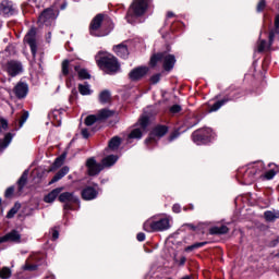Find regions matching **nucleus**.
I'll return each instance as SVG.
<instances>
[{
    "label": "nucleus",
    "instance_id": "obj_1",
    "mask_svg": "<svg viewBox=\"0 0 279 279\" xmlns=\"http://www.w3.org/2000/svg\"><path fill=\"white\" fill-rule=\"evenodd\" d=\"M96 62L99 69H108L109 71H119L121 69V63H119L117 57L102 51L96 54Z\"/></svg>",
    "mask_w": 279,
    "mask_h": 279
},
{
    "label": "nucleus",
    "instance_id": "obj_2",
    "mask_svg": "<svg viewBox=\"0 0 279 279\" xmlns=\"http://www.w3.org/2000/svg\"><path fill=\"white\" fill-rule=\"evenodd\" d=\"M148 2L149 0H134L126 14L128 23H134L138 16H143L147 10Z\"/></svg>",
    "mask_w": 279,
    "mask_h": 279
},
{
    "label": "nucleus",
    "instance_id": "obj_3",
    "mask_svg": "<svg viewBox=\"0 0 279 279\" xmlns=\"http://www.w3.org/2000/svg\"><path fill=\"white\" fill-rule=\"evenodd\" d=\"M169 228H171V225L168 218H161L159 220L150 218L144 222L145 232H163V230H169Z\"/></svg>",
    "mask_w": 279,
    "mask_h": 279
},
{
    "label": "nucleus",
    "instance_id": "obj_4",
    "mask_svg": "<svg viewBox=\"0 0 279 279\" xmlns=\"http://www.w3.org/2000/svg\"><path fill=\"white\" fill-rule=\"evenodd\" d=\"M104 15L98 14L96 15L89 26V33L92 36H108L110 32H112V28H109L107 31H104Z\"/></svg>",
    "mask_w": 279,
    "mask_h": 279
},
{
    "label": "nucleus",
    "instance_id": "obj_5",
    "mask_svg": "<svg viewBox=\"0 0 279 279\" xmlns=\"http://www.w3.org/2000/svg\"><path fill=\"white\" fill-rule=\"evenodd\" d=\"M213 134V129L199 130L193 133L192 137L196 145L208 143V138Z\"/></svg>",
    "mask_w": 279,
    "mask_h": 279
},
{
    "label": "nucleus",
    "instance_id": "obj_6",
    "mask_svg": "<svg viewBox=\"0 0 279 279\" xmlns=\"http://www.w3.org/2000/svg\"><path fill=\"white\" fill-rule=\"evenodd\" d=\"M147 125H149V118L147 116H143L140 119L141 129H134L129 135V138H141V136H143V132L147 130Z\"/></svg>",
    "mask_w": 279,
    "mask_h": 279
},
{
    "label": "nucleus",
    "instance_id": "obj_7",
    "mask_svg": "<svg viewBox=\"0 0 279 279\" xmlns=\"http://www.w3.org/2000/svg\"><path fill=\"white\" fill-rule=\"evenodd\" d=\"M86 167H87L88 175H98L104 169V166L100 163H97L95 158L87 159Z\"/></svg>",
    "mask_w": 279,
    "mask_h": 279
},
{
    "label": "nucleus",
    "instance_id": "obj_8",
    "mask_svg": "<svg viewBox=\"0 0 279 279\" xmlns=\"http://www.w3.org/2000/svg\"><path fill=\"white\" fill-rule=\"evenodd\" d=\"M59 202H61L64 205L65 209L71 208V205L69 204H77L78 199L77 196H75L73 193L64 192L59 195Z\"/></svg>",
    "mask_w": 279,
    "mask_h": 279
},
{
    "label": "nucleus",
    "instance_id": "obj_9",
    "mask_svg": "<svg viewBox=\"0 0 279 279\" xmlns=\"http://www.w3.org/2000/svg\"><path fill=\"white\" fill-rule=\"evenodd\" d=\"M25 43H27L31 47V51L33 56H36L37 46H36V29L32 28L24 38Z\"/></svg>",
    "mask_w": 279,
    "mask_h": 279
},
{
    "label": "nucleus",
    "instance_id": "obj_10",
    "mask_svg": "<svg viewBox=\"0 0 279 279\" xmlns=\"http://www.w3.org/2000/svg\"><path fill=\"white\" fill-rule=\"evenodd\" d=\"M21 243V233L16 230H12L5 235L0 238V243Z\"/></svg>",
    "mask_w": 279,
    "mask_h": 279
},
{
    "label": "nucleus",
    "instance_id": "obj_11",
    "mask_svg": "<svg viewBox=\"0 0 279 279\" xmlns=\"http://www.w3.org/2000/svg\"><path fill=\"white\" fill-rule=\"evenodd\" d=\"M0 10L7 16H12V14L16 13V8H14V4L10 0H3L0 4Z\"/></svg>",
    "mask_w": 279,
    "mask_h": 279
},
{
    "label": "nucleus",
    "instance_id": "obj_12",
    "mask_svg": "<svg viewBox=\"0 0 279 279\" xmlns=\"http://www.w3.org/2000/svg\"><path fill=\"white\" fill-rule=\"evenodd\" d=\"M113 53L118 54L119 58H122L123 60L128 59L130 56V50L128 49V45L125 44H119L113 46L112 49Z\"/></svg>",
    "mask_w": 279,
    "mask_h": 279
},
{
    "label": "nucleus",
    "instance_id": "obj_13",
    "mask_svg": "<svg viewBox=\"0 0 279 279\" xmlns=\"http://www.w3.org/2000/svg\"><path fill=\"white\" fill-rule=\"evenodd\" d=\"M167 132H168L167 126H157V128H155V130L150 134L149 138L146 140V143H151V141H156V137L157 138H162V136H165V134H167Z\"/></svg>",
    "mask_w": 279,
    "mask_h": 279
},
{
    "label": "nucleus",
    "instance_id": "obj_14",
    "mask_svg": "<svg viewBox=\"0 0 279 279\" xmlns=\"http://www.w3.org/2000/svg\"><path fill=\"white\" fill-rule=\"evenodd\" d=\"M275 36H276V32L271 31L269 33V44H267L266 40H260L259 44L257 45V50L259 52H262V51H269V48L274 44Z\"/></svg>",
    "mask_w": 279,
    "mask_h": 279
},
{
    "label": "nucleus",
    "instance_id": "obj_15",
    "mask_svg": "<svg viewBox=\"0 0 279 279\" xmlns=\"http://www.w3.org/2000/svg\"><path fill=\"white\" fill-rule=\"evenodd\" d=\"M81 195L83 199H85L86 202H90V199H95L97 197L98 193L95 187L87 186L82 191Z\"/></svg>",
    "mask_w": 279,
    "mask_h": 279
},
{
    "label": "nucleus",
    "instance_id": "obj_16",
    "mask_svg": "<svg viewBox=\"0 0 279 279\" xmlns=\"http://www.w3.org/2000/svg\"><path fill=\"white\" fill-rule=\"evenodd\" d=\"M54 19L56 13L53 12V9H47L40 14L39 23H50V21H53Z\"/></svg>",
    "mask_w": 279,
    "mask_h": 279
},
{
    "label": "nucleus",
    "instance_id": "obj_17",
    "mask_svg": "<svg viewBox=\"0 0 279 279\" xmlns=\"http://www.w3.org/2000/svg\"><path fill=\"white\" fill-rule=\"evenodd\" d=\"M72 69H74V71H86V69L82 66V64H75V62L73 61L64 60L62 62V71H72Z\"/></svg>",
    "mask_w": 279,
    "mask_h": 279
},
{
    "label": "nucleus",
    "instance_id": "obj_18",
    "mask_svg": "<svg viewBox=\"0 0 279 279\" xmlns=\"http://www.w3.org/2000/svg\"><path fill=\"white\" fill-rule=\"evenodd\" d=\"M62 191H64V187H57L52 190L48 195L44 197V202H46V204H53V202H56V198L62 193Z\"/></svg>",
    "mask_w": 279,
    "mask_h": 279
},
{
    "label": "nucleus",
    "instance_id": "obj_19",
    "mask_svg": "<svg viewBox=\"0 0 279 279\" xmlns=\"http://www.w3.org/2000/svg\"><path fill=\"white\" fill-rule=\"evenodd\" d=\"M98 101L99 104L106 105L112 102V94L108 89H104L98 95Z\"/></svg>",
    "mask_w": 279,
    "mask_h": 279
},
{
    "label": "nucleus",
    "instance_id": "obj_20",
    "mask_svg": "<svg viewBox=\"0 0 279 279\" xmlns=\"http://www.w3.org/2000/svg\"><path fill=\"white\" fill-rule=\"evenodd\" d=\"M15 95L19 98H23L27 95V84L19 83L14 88Z\"/></svg>",
    "mask_w": 279,
    "mask_h": 279
},
{
    "label": "nucleus",
    "instance_id": "obj_21",
    "mask_svg": "<svg viewBox=\"0 0 279 279\" xmlns=\"http://www.w3.org/2000/svg\"><path fill=\"white\" fill-rule=\"evenodd\" d=\"M175 65V57L173 54H168L165 57L163 68L166 71H171Z\"/></svg>",
    "mask_w": 279,
    "mask_h": 279
},
{
    "label": "nucleus",
    "instance_id": "obj_22",
    "mask_svg": "<svg viewBox=\"0 0 279 279\" xmlns=\"http://www.w3.org/2000/svg\"><path fill=\"white\" fill-rule=\"evenodd\" d=\"M70 169L68 166H64L49 182V184H54V182H58L60 180H62V178H64V175H66V173H69Z\"/></svg>",
    "mask_w": 279,
    "mask_h": 279
},
{
    "label": "nucleus",
    "instance_id": "obj_23",
    "mask_svg": "<svg viewBox=\"0 0 279 279\" xmlns=\"http://www.w3.org/2000/svg\"><path fill=\"white\" fill-rule=\"evenodd\" d=\"M145 75H147V72L145 71H132L129 73V77L132 82H138V80H143Z\"/></svg>",
    "mask_w": 279,
    "mask_h": 279
},
{
    "label": "nucleus",
    "instance_id": "obj_24",
    "mask_svg": "<svg viewBox=\"0 0 279 279\" xmlns=\"http://www.w3.org/2000/svg\"><path fill=\"white\" fill-rule=\"evenodd\" d=\"M264 218L266 221H276V219H279V211L276 209L267 210L264 213Z\"/></svg>",
    "mask_w": 279,
    "mask_h": 279
},
{
    "label": "nucleus",
    "instance_id": "obj_25",
    "mask_svg": "<svg viewBox=\"0 0 279 279\" xmlns=\"http://www.w3.org/2000/svg\"><path fill=\"white\" fill-rule=\"evenodd\" d=\"M117 160H119V157L110 155L102 159V167H112Z\"/></svg>",
    "mask_w": 279,
    "mask_h": 279
},
{
    "label": "nucleus",
    "instance_id": "obj_26",
    "mask_svg": "<svg viewBox=\"0 0 279 279\" xmlns=\"http://www.w3.org/2000/svg\"><path fill=\"white\" fill-rule=\"evenodd\" d=\"M114 114V111L102 109L97 113L98 121H101L102 119H109V117H112Z\"/></svg>",
    "mask_w": 279,
    "mask_h": 279
},
{
    "label": "nucleus",
    "instance_id": "obj_27",
    "mask_svg": "<svg viewBox=\"0 0 279 279\" xmlns=\"http://www.w3.org/2000/svg\"><path fill=\"white\" fill-rule=\"evenodd\" d=\"M228 228L226 226H221V227H213L210 229V234H228Z\"/></svg>",
    "mask_w": 279,
    "mask_h": 279
},
{
    "label": "nucleus",
    "instance_id": "obj_28",
    "mask_svg": "<svg viewBox=\"0 0 279 279\" xmlns=\"http://www.w3.org/2000/svg\"><path fill=\"white\" fill-rule=\"evenodd\" d=\"M163 56L165 54H162V53H157L150 58L149 64H150L151 69H154V66H156L158 64V62H160V60H162Z\"/></svg>",
    "mask_w": 279,
    "mask_h": 279
},
{
    "label": "nucleus",
    "instance_id": "obj_29",
    "mask_svg": "<svg viewBox=\"0 0 279 279\" xmlns=\"http://www.w3.org/2000/svg\"><path fill=\"white\" fill-rule=\"evenodd\" d=\"M9 71H23V64L19 61H10Z\"/></svg>",
    "mask_w": 279,
    "mask_h": 279
},
{
    "label": "nucleus",
    "instance_id": "obj_30",
    "mask_svg": "<svg viewBox=\"0 0 279 279\" xmlns=\"http://www.w3.org/2000/svg\"><path fill=\"white\" fill-rule=\"evenodd\" d=\"M119 145H121V138L119 137H112L109 142V149H119Z\"/></svg>",
    "mask_w": 279,
    "mask_h": 279
},
{
    "label": "nucleus",
    "instance_id": "obj_31",
    "mask_svg": "<svg viewBox=\"0 0 279 279\" xmlns=\"http://www.w3.org/2000/svg\"><path fill=\"white\" fill-rule=\"evenodd\" d=\"M10 143H12V133H8L4 136L3 142L0 143V149H5V147H8V145H10Z\"/></svg>",
    "mask_w": 279,
    "mask_h": 279
},
{
    "label": "nucleus",
    "instance_id": "obj_32",
    "mask_svg": "<svg viewBox=\"0 0 279 279\" xmlns=\"http://www.w3.org/2000/svg\"><path fill=\"white\" fill-rule=\"evenodd\" d=\"M64 160H66V154L61 155L54 160L53 167L54 169H58L64 165Z\"/></svg>",
    "mask_w": 279,
    "mask_h": 279
},
{
    "label": "nucleus",
    "instance_id": "obj_33",
    "mask_svg": "<svg viewBox=\"0 0 279 279\" xmlns=\"http://www.w3.org/2000/svg\"><path fill=\"white\" fill-rule=\"evenodd\" d=\"M19 210H21V204L17 203L9 210L7 215L8 219H12V217H14Z\"/></svg>",
    "mask_w": 279,
    "mask_h": 279
},
{
    "label": "nucleus",
    "instance_id": "obj_34",
    "mask_svg": "<svg viewBox=\"0 0 279 279\" xmlns=\"http://www.w3.org/2000/svg\"><path fill=\"white\" fill-rule=\"evenodd\" d=\"M11 276H12V270H10V268L3 267V268L0 270V278H2V279H9V278H11Z\"/></svg>",
    "mask_w": 279,
    "mask_h": 279
},
{
    "label": "nucleus",
    "instance_id": "obj_35",
    "mask_svg": "<svg viewBox=\"0 0 279 279\" xmlns=\"http://www.w3.org/2000/svg\"><path fill=\"white\" fill-rule=\"evenodd\" d=\"M97 121H99L98 116H95V114L88 116L85 119V125H94L95 123H97Z\"/></svg>",
    "mask_w": 279,
    "mask_h": 279
},
{
    "label": "nucleus",
    "instance_id": "obj_36",
    "mask_svg": "<svg viewBox=\"0 0 279 279\" xmlns=\"http://www.w3.org/2000/svg\"><path fill=\"white\" fill-rule=\"evenodd\" d=\"M17 184L20 186V191H23V186H25V184H27V171H25L22 174V177L20 178Z\"/></svg>",
    "mask_w": 279,
    "mask_h": 279
},
{
    "label": "nucleus",
    "instance_id": "obj_37",
    "mask_svg": "<svg viewBox=\"0 0 279 279\" xmlns=\"http://www.w3.org/2000/svg\"><path fill=\"white\" fill-rule=\"evenodd\" d=\"M206 243H208V242H198V243H195L193 245H190V246L185 247V252H193V250L204 247V245H206Z\"/></svg>",
    "mask_w": 279,
    "mask_h": 279
},
{
    "label": "nucleus",
    "instance_id": "obj_38",
    "mask_svg": "<svg viewBox=\"0 0 279 279\" xmlns=\"http://www.w3.org/2000/svg\"><path fill=\"white\" fill-rule=\"evenodd\" d=\"M78 92L82 95H90V93H92L90 86L89 85H78Z\"/></svg>",
    "mask_w": 279,
    "mask_h": 279
},
{
    "label": "nucleus",
    "instance_id": "obj_39",
    "mask_svg": "<svg viewBox=\"0 0 279 279\" xmlns=\"http://www.w3.org/2000/svg\"><path fill=\"white\" fill-rule=\"evenodd\" d=\"M223 104H226V101L223 100L214 104L213 107L209 109V112H217V110H219V108H221Z\"/></svg>",
    "mask_w": 279,
    "mask_h": 279
},
{
    "label": "nucleus",
    "instance_id": "obj_40",
    "mask_svg": "<svg viewBox=\"0 0 279 279\" xmlns=\"http://www.w3.org/2000/svg\"><path fill=\"white\" fill-rule=\"evenodd\" d=\"M276 170H269L264 174L265 180H274L276 178Z\"/></svg>",
    "mask_w": 279,
    "mask_h": 279
},
{
    "label": "nucleus",
    "instance_id": "obj_41",
    "mask_svg": "<svg viewBox=\"0 0 279 279\" xmlns=\"http://www.w3.org/2000/svg\"><path fill=\"white\" fill-rule=\"evenodd\" d=\"M78 77L80 80H90V74L86 71H80Z\"/></svg>",
    "mask_w": 279,
    "mask_h": 279
},
{
    "label": "nucleus",
    "instance_id": "obj_42",
    "mask_svg": "<svg viewBox=\"0 0 279 279\" xmlns=\"http://www.w3.org/2000/svg\"><path fill=\"white\" fill-rule=\"evenodd\" d=\"M161 74L157 73L150 77L151 84H158L160 82Z\"/></svg>",
    "mask_w": 279,
    "mask_h": 279
},
{
    "label": "nucleus",
    "instance_id": "obj_43",
    "mask_svg": "<svg viewBox=\"0 0 279 279\" xmlns=\"http://www.w3.org/2000/svg\"><path fill=\"white\" fill-rule=\"evenodd\" d=\"M37 269V266L36 265H29V264H26L24 267H23V270L24 271H36Z\"/></svg>",
    "mask_w": 279,
    "mask_h": 279
},
{
    "label": "nucleus",
    "instance_id": "obj_44",
    "mask_svg": "<svg viewBox=\"0 0 279 279\" xmlns=\"http://www.w3.org/2000/svg\"><path fill=\"white\" fill-rule=\"evenodd\" d=\"M180 110H182V107H180L179 105H173L170 108V112H172V114H177V112H180Z\"/></svg>",
    "mask_w": 279,
    "mask_h": 279
},
{
    "label": "nucleus",
    "instance_id": "obj_45",
    "mask_svg": "<svg viewBox=\"0 0 279 279\" xmlns=\"http://www.w3.org/2000/svg\"><path fill=\"white\" fill-rule=\"evenodd\" d=\"M2 130H8V120L5 119H0V132Z\"/></svg>",
    "mask_w": 279,
    "mask_h": 279
},
{
    "label": "nucleus",
    "instance_id": "obj_46",
    "mask_svg": "<svg viewBox=\"0 0 279 279\" xmlns=\"http://www.w3.org/2000/svg\"><path fill=\"white\" fill-rule=\"evenodd\" d=\"M265 0H260L257 4V12H263L265 10Z\"/></svg>",
    "mask_w": 279,
    "mask_h": 279
},
{
    "label": "nucleus",
    "instance_id": "obj_47",
    "mask_svg": "<svg viewBox=\"0 0 279 279\" xmlns=\"http://www.w3.org/2000/svg\"><path fill=\"white\" fill-rule=\"evenodd\" d=\"M13 194H14V187H9L5 191V197H12Z\"/></svg>",
    "mask_w": 279,
    "mask_h": 279
},
{
    "label": "nucleus",
    "instance_id": "obj_48",
    "mask_svg": "<svg viewBox=\"0 0 279 279\" xmlns=\"http://www.w3.org/2000/svg\"><path fill=\"white\" fill-rule=\"evenodd\" d=\"M29 117V113L25 112L23 116H22V120H21V125H23V123H25V121H27Z\"/></svg>",
    "mask_w": 279,
    "mask_h": 279
},
{
    "label": "nucleus",
    "instance_id": "obj_49",
    "mask_svg": "<svg viewBox=\"0 0 279 279\" xmlns=\"http://www.w3.org/2000/svg\"><path fill=\"white\" fill-rule=\"evenodd\" d=\"M137 241H141V242L145 241V233L140 232V233L137 234Z\"/></svg>",
    "mask_w": 279,
    "mask_h": 279
},
{
    "label": "nucleus",
    "instance_id": "obj_50",
    "mask_svg": "<svg viewBox=\"0 0 279 279\" xmlns=\"http://www.w3.org/2000/svg\"><path fill=\"white\" fill-rule=\"evenodd\" d=\"M82 136H83V138H88V136H89L88 130L83 129V130H82Z\"/></svg>",
    "mask_w": 279,
    "mask_h": 279
},
{
    "label": "nucleus",
    "instance_id": "obj_51",
    "mask_svg": "<svg viewBox=\"0 0 279 279\" xmlns=\"http://www.w3.org/2000/svg\"><path fill=\"white\" fill-rule=\"evenodd\" d=\"M172 210H173V213H180V210H181L180 205L179 204L173 205Z\"/></svg>",
    "mask_w": 279,
    "mask_h": 279
},
{
    "label": "nucleus",
    "instance_id": "obj_52",
    "mask_svg": "<svg viewBox=\"0 0 279 279\" xmlns=\"http://www.w3.org/2000/svg\"><path fill=\"white\" fill-rule=\"evenodd\" d=\"M59 236H60V233L54 230V231L52 232V239H53V241H56Z\"/></svg>",
    "mask_w": 279,
    "mask_h": 279
},
{
    "label": "nucleus",
    "instance_id": "obj_53",
    "mask_svg": "<svg viewBox=\"0 0 279 279\" xmlns=\"http://www.w3.org/2000/svg\"><path fill=\"white\" fill-rule=\"evenodd\" d=\"M275 27L276 29H279V15L275 20Z\"/></svg>",
    "mask_w": 279,
    "mask_h": 279
},
{
    "label": "nucleus",
    "instance_id": "obj_54",
    "mask_svg": "<svg viewBox=\"0 0 279 279\" xmlns=\"http://www.w3.org/2000/svg\"><path fill=\"white\" fill-rule=\"evenodd\" d=\"M135 71H148L147 66H138Z\"/></svg>",
    "mask_w": 279,
    "mask_h": 279
},
{
    "label": "nucleus",
    "instance_id": "obj_55",
    "mask_svg": "<svg viewBox=\"0 0 279 279\" xmlns=\"http://www.w3.org/2000/svg\"><path fill=\"white\" fill-rule=\"evenodd\" d=\"M179 136V133H173L171 136H170V141H173L174 138H178Z\"/></svg>",
    "mask_w": 279,
    "mask_h": 279
},
{
    "label": "nucleus",
    "instance_id": "obj_56",
    "mask_svg": "<svg viewBox=\"0 0 279 279\" xmlns=\"http://www.w3.org/2000/svg\"><path fill=\"white\" fill-rule=\"evenodd\" d=\"M46 40H47V43H51V33H48Z\"/></svg>",
    "mask_w": 279,
    "mask_h": 279
},
{
    "label": "nucleus",
    "instance_id": "obj_57",
    "mask_svg": "<svg viewBox=\"0 0 279 279\" xmlns=\"http://www.w3.org/2000/svg\"><path fill=\"white\" fill-rule=\"evenodd\" d=\"M16 75H19V72H17V71L11 72V76H12V77H16Z\"/></svg>",
    "mask_w": 279,
    "mask_h": 279
},
{
    "label": "nucleus",
    "instance_id": "obj_58",
    "mask_svg": "<svg viewBox=\"0 0 279 279\" xmlns=\"http://www.w3.org/2000/svg\"><path fill=\"white\" fill-rule=\"evenodd\" d=\"M187 228H190V230H195L196 228H195V226H193V225H185Z\"/></svg>",
    "mask_w": 279,
    "mask_h": 279
},
{
    "label": "nucleus",
    "instance_id": "obj_59",
    "mask_svg": "<svg viewBox=\"0 0 279 279\" xmlns=\"http://www.w3.org/2000/svg\"><path fill=\"white\" fill-rule=\"evenodd\" d=\"M184 263H186V258H185V257H182V258H181V265H184Z\"/></svg>",
    "mask_w": 279,
    "mask_h": 279
},
{
    "label": "nucleus",
    "instance_id": "obj_60",
    "mask_svg": "<svg viewBox=\"0 0 279 279\" xmlns=\"http://www.w3.org/2000/svg\"><path fill=\"white\" fill-rule=\"evenodd\" d=\"M167 16L168 19H171V16H173V12H168Z\"/></svg>",
    "mask_w": 279,
    "mask_h": 279
},
{
    "label": "nucleus",
    "instance_id": "obj_61",
    "mask_svg": "<svg viewBox=\"0 0 279 279\" xmlns=\"http://www.w3.org/2000/svg\"><path fill=\"white\" fill-rule=\"evenodd\" d=\"M181 279H191V277L190 276H185V277H183Z\"/></svg>",
    "mask_w": 279,
    "mask_h": 279
},
{
    "label": "nucleus",
    "instance_id": "obj_62",
    "mask_svg": "<svg viewBox=\"0 0 279 279\" xmlns=\"http://www.w3.org/2000/svg\"><path fill=\"white\" fill-rule=\"evenodd\" d=\"M28 1H31L32 3H36V0H28Z\"/></svg>",
    "mask_w": 279,
    "mask_h": 279
},
{
    "label": "nucleus",
    "instance_id": "obj_63",
    "mask_svg": "<svg viewBox=\"0 0 279 279\" xmlns=\"http://www.w3.org/2000/svg\"><path fill=\"white\" fill-rule=\"evenodd\" d=\"M0 204H1V199H0Z\"/></svg>",
    "mask_w": 279,
    "mask_h": 279
}]
</instances>
